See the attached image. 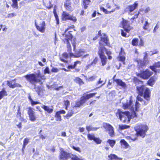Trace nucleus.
I'll return each instance as SVG.
<instances>
[{
	"instance_id": "f257e3e1",
	"label": "nucleus",
	"mask_w": 160,
	"mask_h": 160,
	"mask_svg": "<svg viewBox=\"0 0 160 160\" xmlns=\"http://www.w3.org/2000/svg\"><path fill=\"white\" fill-rule=\"evenodd\" d=\"M75 26L74 25H71L70 26H68L66 28L62 35L64 38L62 39V41L64 44H66L70 42L71 41L73 47V50L75 51V48L77 44V39L76 38L73 37V36L72 34L73 31L71 30H69L71 29H74V31Z\"/></svg>"
},
{
	"instance_id": "f03ea898",
	"label": "nucleus",
	"mask_w": 160,
	"mask_h": 160,
	"mask_svg": "<svg viewBox=\"0 0 160 160\" xmlns=\"http://www.w3.org/2000/svg\"><path fill=\"white\" fill-rule=\"evenodd\" d=\"M131 114L130 112L128 111L122 112L119 109H118L117 112L116 113V116L117 117L123 122L128 123L129 122L132 118L137 117V115L136 112L133 110Z\"/></svg>"
},
{
	"instance_id": "7ed1b4c3",
	"label": "nucleus",
	"mask_w": 160,
	"mask_h": 160,
	"mask_svg": "<svg viewBox=\"0 0 160 160\" xmlns=\"http://www.w3.org/2000/svg\"><path fill=\"white\" fill-rule=\"evenodd\" d=\"M104 51L108 55V59L109 60H111L112 58L111 56L112 52L105 48L104 47H100L99 48L98 53L101 62L102 64V66L105 65L107 63V59L106 56L104 54Z\"/></svg>"
},
{
	"instance_id": "20e7f679",
	"label": "nucleus",
	"mask_w": 160,
	"mask_h": 160,
	"mask_svg": "<svg viewBox=\"0 0 160 160\" xmlns=\"http://www.w3.org/2000/svg\"><path fill=\"white\" fill-rule=\"evenodd\" d=\"M25 77L28 82L33 85L40 82L42 80L45 79L44 75H42L40 70H38L37 73L36 74H27Z\"/></svg>"
},
{
	"instance_id": "39448f33",
	"label": "nucleus",
	"mask_w": 160,
	"mask_h": 160,
	"mask_svg": "<svg viewBox=\"0 0 160 160\" xmlns=\"http://www.w3.org/2000/svg\"><path fill=\"white\" fill-rule=\"evenodd\" d=\"M97 94V92H93L86 94L84 93L83 95L81 96L79 100L75 102V105L72 107V108L74 109L76 111H78L77 108H80L84 103L86 101L89 99L94 97Z\"/></svg>"
},
{
	"instance_id": "423d86ee",
	"label": "nucleus",
	"mask_w": 160,
	"mask_h": 160,
	"mask_svg": "<svg viewBox=\"0 0 160 160\" xmlns=\"http://www.w3.org/2000/svg\"><path fill=\"white\" fill-rule=\"evenodd\" d=\"M136 89L139 95L143 96L148 102L150 101L151 92L149 88L142 85L140 86H137Z\"/></svg>"
},
{
	"instance_id": "0eeeda50",
	"label": "nucleus",
	"mask_w": 160,
	"mask_h": 160,
	"mask_svg": "<svg viewBox=\"0 0 160 160\" xmlns=\"http://www.w3.org/2000/svg\"><path fill=\"white\" fill-rule=\"evenodd\" d=\"M67 45V51L68 52L69 56L71 57H73L75 58H78L82 56V54L85 53V51L82 49H79L78 51L75 52V54H74L72 52V47L70 42L66 43Z\"/></svg>"
},
{
	"instance_id": "6e6552de",
	"label": "nucleus",
	"mask_w": 160,
	"mask_h": 160,
	"mask_svg": "<svg viewBox=\"0 0 160 160\" xmlns=\"http://www.w3.org/2000/svg\"><path fill=\"white\" fill-rule=\"evenodd\" d=\"M35 25L37 30L41 33H44L46 29L45 21L41 19H37L35 21Z\"/></svg>"
},
{
	"instance_id": "1a4fd4ad",
	"label": "nucleus",
	"mask_w": 160,
	"mask_h": 160,
	"mask_svg": "<svg viewBox=\"0 0 160 160\" xmlns=\"http://www.w3.org/2000/svg\"><path fill=\"white\" fill-rule=\"evenodd\" d=\"M98 35L100 37V40L99 42L100 45L101 46L103 44L107 46H109L110 45L108 36L105 33H102L101 30H100L98 32Z\"/></svg>"
},
{
	"instance_id": "9d476101",
	"label": "nucleus",
	"mask_w": 160,
	"mask_h": 160,
	"mask_svg": "<svg viewBox=\"0 0 160 160\" xmlns=\"http://www.w3.org/2000/svg\"><path fill=\"white\" fill-rule=\"evenodd\" d=\"M137 130H136V134L138 137L140 136L142 138L145 137L146 135V132L148 130V128L147 125L144 124H141L138 126Z\"/></svg>"
},
{
	"instance_id": "9b49d317",
	"label": "nucleus",
	"mask_w": 160,
	"mask_h": 160,
	"mask_svg": "<svg viewBox=\"0 0 160 160\" xmlns=\"http://www.w3.org/2000/svg\"><path fill=\"white\" fill-rule=\"evenodd\" d=\"M136 74L137 76L140 78L144 80H147L153 74V72L150 71L148 69H146L141 71L140 73H137Z\"/></svg>"
},
{
	"instance_id": "f8f14e48",
	"label": "nucleus",
	"mask_w": 160,
	"mask_h": 160,
	"mask_svg": "<svg viewBox=\"0 0 160 160\" xmlns=\"http://www.w3.org/2000/svg\"><path fill=\"white\" fill-rule=\"evenodd\" d=\"M61 19L62 21H63L69 20L72 21L73 22H76L77 20L75 16L70 15L68 13L65 11H63L62 12Z\"/></svg>"
},
{
	"instance_id": "ddd939ff",
	"label": "nucleus",
	"mask_w": 160,
	"mask_h": 160,
	"mask_svg": "<svg viewBox=\"0 0 160 160\" xmlns=\"http://www.w3.org/2000/svg\"><path fill=\"white\" fill-rule=\"evenodd\" d=\"M27 114L28 115L29 119L31 121L33 122L36 121L37 118L35 114L34 109L31 107H29L27 108Z\"/></svg>"
},
{
	"instance_id": "4468645a",
	"label": "nucleus",
	"mask_w": 160,
	"mask_h": 160,
	"mask_svg": "<svg viewBox=\"0 0 160 160\" xmlns=\"http://www.w3.org/2000/svg\"><path fill=\"white\" fill-rule=\"evenodd\" d=\"M122 19V21L121 22V24L122 25V27L124 29V31L128 33L129 32L131 28L129 21L124 19L123 18Z\"/></svg>"
},
{
	"instance_id": "2eb2a0df",
	"label": "nucleus",
	"mask_w": 160,
	"mask_h": 160,
	"mask_svg": "<svg viewBox=\"0 0 160 160\" xmlns=\"http://www.w3.org/2000/svg\"><path fill=\"white\" fill-rule=\"evenodd\" d=\"M149 68L154 72L155 75L160 73V62H155L153 65L150 66Z\"/></svg>"
},
{
	"instance_id": "dca6fc26",
	"label": "nucleus",
	"mask_w": 160,
	"mask_h": 160,
	"mask_svg": "<svg viewBox=\"0 0 160 160\" xmlns=\"http://www.w3.org/2000/svg\"><path fill=\"white\" fill-rule=\"evenodd\" d=\"M125 56L126 53L125 52L124 49L122 47H121L118 58V60L122 62L124 64L125 63V62L126 58Z\"/></svg>"
},
{
	"instance_id": "f3484780",
	"label": "nucleus",
	"mask_w": 160,
	"mask_h": 160,
	"mask_svg": "<svg viewBox=\"0 0 160 160\" xmlns=\"http://www.w3.org/2000/svg\"><path fill=\"white\" fill-rule=\"evenodd\" d=\"M138 6V3L135 2L132 4L128 5L125 8V11L128 13L133 12Z\"/></svg>"
},
{
	"instance_id": "a211bd4d",
	"label": "nucleus",
	"mask_w": 160,
	"mask_h": 160,
	"mask_svg": "<svg viewBox=\"0 0 160 160\" xmlns=\"http://www.w3.org/2000/svg\"><path fill=\"white\" fill-rule=\"evenodd\" d=\"M58 157L60 160H67L71 158L70 153L63 150L61 151Z\"/></svg>"
},
{
	"instance_id": "6ab92c4d",
	"label": "nucleus",
	"mask_w": 160,
	"mask_h": 160,
	"mask_svg": "<svg viewBox=\"0 0 160 160\" xmlns=\"http://www.w3.org/2000/svg\"><path fill=\"white\" fill-rule=\"evenodd\" d=\"M138 41V39L137 38H133L131 42L132 45L133 46H138L140 47L143 46L144 45V42L142 39V38L140 39L139 43Z\"/></svg>"
},
{
	"instance_id": "aec40b11",
	"label": "nucleus",
	"mask_w": 160,
	"mask_h": 160,
	"mask_svg": "<svg viewBox=\"0 0 160 160\" xmlns=\"http://www.w3.org/2000/svg\"><path fill=\"white\" fill-rule=\"evenodd\" d=\"M104 128L108 130L109 131L108 134L111 137H113L114 135L113 128L110 124L109 123H105L103 124Z\"/></svg>"
},
{
	"instance_id": "412c9836",
	"label": "nucleus",
	"mask_w": 160,
	"mask_h": 160,
	"mask_svg": "<svg viewBox=\"0 0 160 160\" xmlns=\"http://www.w3.org/2000/svg\"><path fill=\"white\" fill-rule=\"evenodd\" d=\"M64 5L66 10L69 12H70L73 11V9L72 6L71 0H65Z\"/></svg>"
},
{
	"instance_id": "4be33fe9",
	"label": "nucleus",
	"mask_w": 160,
	"mask_h": 160,
	"mask_svg": "<svg viewBox=\"0 0 160 160\" xmlns=\"http://www.w3.org/2000/svg\"><path fill=\"white\" fill-rule=\"evenodd\" d=\"M16 78L12 80L11 81L7 80L6 81L7 85L10 88H21L22 86L19 84L16 83L15 82L13 84H12V82L13 81H15L16 80Z\"/></svg>"
},
{
	"instance_id": "5701e85b",
	"label": "nucleus",
	"mask_w": 160,
	"mask_h": 160,
	"mask_svg": "<svg viewBox=\"0 0 160 160\" xmlns=\"http://www.w3.org/2000/svg\"><path fill=\"white\" fill-rule=\"evenodd\" d=\"M157 79V77L156 76V75L154 74V75L150 78L149 79L147 82V84L149 86L152 87V86L155 84V82Z\"/></svg>"
},
{
	"instance_id": "b1692460",
	"label": "nucleus",
	"mask_w": 160,
	"mask_h": 160,
	"mask_svg": "<svg viewBox=\"0 0 160 160\" xmlns=\"http://www.w3.org/2000/svg\"><path fill=\"white\" fill-rule=\"evenodd\" d=\"M66 112L63 110H60L59 111L56 112L55 115V117L56 118L57 121H61L62 120L61 114H65Z\"/></svg>"
},
{
	"instance_id": "393cba45",
	"label": "nucleus",
	"mask_w": 160,
	"mask_h": 160,
	"mask_svg": "<svg viewBox=\"0 0 160 160\" xmlns=\"http://www.w3.org/2000/svg\"><path fill=\"white\" fill-rule=\"evenodd\" d=\"M115 6H116L115 8L112 9V10L110 11H108L104 7H100V10L102 11L103 12L106 14L110 13L115 11L116 9H119L120 8V7L117 6L116 5H115Z\"/></svg>"
},
{
	"instance_id": "a878e982",
	"label": "nucleus",
	"mask_w": 160,
	"mask_h": 160,
	"mask_svg": "<svg viewBox=\"0 0 160 160\" xmlns=\"http://www.w3.org/2000/svg\"><path fill=\"white\" fill-rule=\"evenodd\" d=\"M137 62L138 63V68L139 69L145 68L146 66V62L144 60L139 59L137 60Z\"/></svg>"
},
{
	"instance_id": "bb28decb",
	"label": "nucleus",
	"mask_w": 160,
	"mask_h": 160,
	"mask_svg": "<svg viewBox=\"0 0 160 160\" xmlns=\"http://www.w3.org/2000/svg\"><path fill=\"white\" fill-rule=\"evenodd\" d=\"M69 58V55L66 52L63 53L60 57V60L65 63H68V62L67 60Z\"/></svg>"
},
{
	"instance_id": "cd10ccee",
	"label": "nucleus",
	"mask_w": 160,
	"mask_h": 160,
	"mask_svg": "<svg viewBox=\"0 0 160 160\" xmlns=\"http://www.w3.org/2000/svg\"><path fill=\"white\" fill-rule=\"evenodd\" d=\"M57 6L56 5H54L53 7V12L54 14L55 18V20L56 21V23L57 25H58L59 24L60 22L59 19L57 12Z\"/></svg>"
},
{
	"instance_id": "c85d7f7f",
	"label": "nucleus",
	"mask_w": 160,
	"mask_h": 160,
	"mask_svg": "<svg viewBox=\"0 0 160 160\" xmlns=\"http://www.w3.org/2000/svg\"><path fill=\"white\" fill-rule=\"evenodd\" d=\"M78 111H76L74 109H72L69 111L67 113L65 116L64 117L67 119L69 118L72 116L74 114L77 113Z\"/></svg>"
},
{
	"instance_id": "c756f323",
	"label": "nucleus",
	"mask_w": 160,
	"mask_h": 160,
	"mask_svg": "<svg viewBox=\"0 0 160 160\" xmlns=\"http://www.w3.org/2000/svg\"><path fill=\"white\" fill-rule=\"evenodd\" d=\"M126 139L129 141H134L138 139L137 135L136 133L134 134H132L130 136H127L125 137Z\"/></svg>"
},
{
	"instance_id": "7c9ffc66",
	"label": "nucleus",
	"mask_w": 160,
	"mask_h": 160,
	"mask_svg": "<svg viewBox=\"0 0 160 160\" xmlns=\"http://www.w3.org/2000/svg\"><path fill=\"white\" fill-rule=\"evenodd\" d=\"M78 64L80 65L81 64V62L80 61L78 60L74 62L73 65H68L67 67V68L69 70L75 69L77 66V65Z\"/></svg>"
},
{
	"instance_id": "2f4dec72",
	"label": "nucleus",
	"mask_w": 160,
	"mask_h": 160,
	"mask_svg": "<svg viewBox=\"0 0 160 160\" xmlns=\"http://www.w3.org/2000/svg\"><path fill=\"white\" fill-rule=\"evenodd\" d=\"M41 108H43L45 112L49 114L51 113L53 111V108H50L49 107L47 106L43 105L41 106Z\"/></svg>"
},
{
	"instance_id": "473e14b6",
	"label": "nucleus",
	"mask_w": 160,
	"mask_h": 160,
	"mask_svg": "<svg viewBox=\"0 0 160 160\" xmlns=\"http://www.w3.org/2000/svg\"><path fill=\"white\" fill-rule=\"evenodd\" d=\"M90 2V0H82V4L83 6V9H86L87 8L88 6L89 5Z\"/></svg>"
},
{
	"instance_id": "72a5a7b5",
	"label": "nucleus",
	"mask_w": 160,
	"mask_h": 160,
	"mask_svg": "<svg viewBox=\"0 0 160 160\" xmlns=\"http://www.w3.org/2000/svg\"><path fill=\"white\" fill-rule=\"evenodd\" d=\"M74 81L76 83L78 84L79 86H81L84 84V82L79 77H77L75 78Z\"/></svg>"
},
{
	"instance_id": "f704fd0d",
	"label": "nucleus",
	"mask_w": 160,
	"mask_h": 160,
	"mask_svg": "<svg viewBox=\"0 0 160 160\" xmlns=\"http://www.w3.org/2000/svg\"><path fill=\"white\" fill-rule=\"evenodd\" d=\"M115 82L118 85L124 88L126 86L125 83L121 79H116V80H115Z\"/></svg>"
},
{
	"instance_id": "c9c22d12",
	"label": "nucleus",
	"mask_w": 160,
	"mask_h": 160,
	"mask_svg": "<svg viewBox=\"0 0 160 160\" xmlns=\"http://www.w3.org/2000/svg\"><path fill=\"white\" fill-rule=\"evenodd\" d=\"M108 158H109V160H122L121 158H119L118 157V156L114 154H111L109 155H108Z\"/></svg>"
},
{
	"instance_id": "e433bc0d",
	"label": "nucleus",
	"mask_w": 160,
	"mask_h": 160,
	"mask_svg": "<svg viewBox=\"0 0 160 160\" xmlns=\"http://www.w3.org/2000/svg\"><path fill=\"white\" fill-rule=\"evenodd\" d=\"M8 94L7 91L3 88L0 91V100L4 97L8 96Z\"/></svg>"
},
{
	"instance_id": "4c0bfd02",
	"label": "nucleus",
	"mask_w": 160,
	"mask_h": 160,
	"mask_svg": "<svg viewBox=\"0 0 160 160\" xmlns=\"http://www.w3.org/2000/svg\"><path fill=\"white\" fill-rule=\"evenodd\" d=\"M29 139L28 138H26L24 139L23 141V144L22 145V152H24V150L26 146L27 145L29 142Z\"/></svg>"
},
{
	"instance_id": "58836bf2",
	"label": "nucleus",
	"mask_w": 160,
	"mask_h": 160,
	"mask_svg": "<svg viewBox=\"0 0 160 160\" xmlns=\"http://www.w3.org/2000/svg\"><path fill=\"white\" fill-rule=\"evenodd\" d=\"M132 102L131 100L130 99L129 102L123 104L122 107L124 109H126L130 107L131 105L132 104Z\"/></svg>"
},
{
	"instance_id": "ea45409f",
	"label": "nucleus",
	"mask_w": 160,
	"mask_h": 160,
	"mask_svg": "<svg viewBox=\"0 0 160 160\" xmlns=\"http://www.w3.org/2000/svg\"><path fill=\"white\" fill-rule=\"evenodd\" d=\"M28 99L29 101H30L31 104L32 106H33L34 105L37 104H40L41 103L40 102L38 101H34L31 98V96L30 95H29L28 96Z\"/></svg>"
},
{
	"instance_id": "a19ab883",
	"label": "nucleus",
	"mask_w": 160,
	"mask_h": 160,
	"mask_svg": "<svg viewBox=\"0 0 160 160\" xmlns=\"http://www.w3.org/2000/svg\"><path fill=\"white\" fill-rule=\"evenodd\" d=\"M86 128L88 132L91 131H96L99 128L98 127L92 128L90 126H87L86 127Z\"/></svg>"
},
{
	"instance_id": "79ce46f5",
	"label": "nucleus",
	"mask_w": 160,
	"mask_h": 160,
	"mask_svg": "<svg viewBox=\"0 0 160 160\" xmlns=\"http://www.w3.org/2000/svg\"><path fill=\"white\" fill-rule=\"evenodd\" d=\"M12 2V3L11 6L13 8L18 9V1L20 0H11Z\"/></svg>"
},
{
	"instance_id": "37998d69",
	"label": "nucleus",
	"mask_w": 160,
	"mask_h": 160,
	"mask_svg": "<svg viewBox=\"0 0 160 160\" xmlns=\"http://www.w3.org/2000/svg\"><path fill=\"white\" fill-rule=\"evenodd\" d=\"M98 61V58L97 57H95L92 61L89 64L87 65V67H90L91 66H94L97 63Z\"/></svg>"
},
{
	"instance_id": "c03bdc74",
	"label": "nucleus",
	"mask_w": 160,
	"mask_h": 160,
	"mask_svg": "<svg viewBox=\"0 0 160 160\" xmlns=\"http://www.w3.org/2000/svg\"><path fill=\"white\" fill-rule=\"evenodd\" d=\"M136 99H137V100L138 101H139L141 102H143V105H147L148 104V102H149V101L148 102L147 101L146 102H145V101H144L143 100V99L142 98H141L140 97V96H139V95H138Z\"/></svg>"
},
{
	"instance_id": "a18cd8bd",
	"label": "nucleus",
	"mask_w": 160,
	"mask_h": 160,
	"mask_svg": "<svg viewBox=\"0 0 160 160\" xmlns=\"http://www.w3.org/2000/svg\"><path fill=\"white\" fill-rule=\"evenodd\" d=\"M22 116V113L21 111V108L20 106H18V110L17 111L16 117L17 118H21Z\"/></svg>"
},
{
	"instance_id": "49530a36",
	"label": "nucleus",
	"mask_w": 160,
	"mask_h": 160,
	"mask_svg": "<svg viewBox=\"0 0 160 160\" xmlns=\"http://www.w3.org/2000/svg\"><path fill=\"white\" fill-rule=\"evenodd\" d=\"M95 136L93 133H88L87 134L88 139L89 140H94Z\"/></svg>"
},
{
	"instance_id": "de8ad7c7",
	"label": "nucleus",
	"mask_w": 160,
	"mask_h": 160,
	"mask_svg": "<svg viewBox=\"0 0 160 160\" xmlns=\"http://www.w3.org/2000/svg\"><path fill=\"white\" fill-rule=\"evenodd\" d=\"M115 140H114L108 139L107 142L109 143L110 145L112 148H113L115 144Z\"/></svg>"
},
{
	"instance_id": "09e8293b",
	"label": "nucleus",
	"mask_w": 160,
	"mask_h": 160,
	"mask_svg": "<svg viewBox=\"0 0 160 160\" xmlns=\"http://www.w3.org/2000/svg\"><path fill=\"white\" fill-rule=\"evenodd\" d=\"M120 142L121 144L123 145L126 148H127L129 146V145L124 139H121Z\"/></svg>"
},
{
	"instance_id": "8fccbe9b",
	"label": "nucleus",
	"mask_w": 160,
	"mask_h": 160,
	"mask_svg": "<svg viewBox=\"0 0 160 160\" xmlns=\"http://www.w3.org/2000/svg\"><path fill=\"white\" fill-rule=\"evenodd\" d=\"M140 106V104L138 102L136 101L135 104V111H134L135 112H136L138 111V109L139 108Z\"/></svg>"
},
{
	"instance_id": "3c124183",
	"label": "nucleus",
	"mask_w": 160,
	"mask_h": 160,
	"mask_svg": "<svg viewBox=\"0 0 160 160\" xmlns=\"http://www.w3.org/2000/svg\"><path fill=\"white\" fill-rule=\"evenodd\" d=\"M130 126L126 125H119V128L121 130H123L129 128Z\"/></svg>"
},
{
	"instance_id": "603ef678",
	"label": "nucleus",
	"mask_w": 160,
	"mask_h": 160,
	"mask_svg": "<svg viewBox=\"0 0 160 160\" xmlns=\"http://www.w3.org/2000/svg\"><path fill=\"white\" fill-rule=\"evenodd\" d=\"M64 105L65 107V109L66 110L68 109V108L69 106L70 105V102L68 100L64 101Z\"/></svg>"
},
{
	"instance_id": "864d4df0",
	"label": "nucleus",
	"mask_w": 160,
	"mask_h": 160,
	"mask_svg": "<svg viewBox=\"0 0 160 160\" xmlns=\"http://www.w3.org/2000/svg\"><path fill=\"white\" fill-rule=\"evenodd\" d=\"M121 34L122 36L124 37H129V35L127 36V34L126 33L127 32L124 30L123 29H121Z\"/></svg>"
},
{
	"instance_id": "5fc2aeb1",
	"label": "nucleus",
	"mask_w": 160,
	"mask_h": 160,
	"mask_svg": "<svg viewBox=\"0 0 160 160\" xmlns=\"http://www.w3.org/2000/svg\"><path fill=\"white\" fill-rule=\"evenodd\" d=\"M149 26V24L148 22L147 21H146L143 27V28L145 30H147L148 29Z\"/></svg>"
},
{
	"instance_id": "6e6d98bb",
	"label": "nucleus",
	"mask_w": 160,
	"mask_h": 160,
	"mask_svg": "<svg viewBox=\"0 0 160 160\" xmlns=\"http://www.w3.org/2000/svg\"><path fill=\"white\" fill-rule=\"evenodd\" d=\"M93 141L97 144H101L102 141V140H101L99 138L96 137H95Z\"/></svg>"
},
{
	"instance_id": "4d7b16f0",
	"label": "nucleus",
	"mask_w": 160,
	"mask_h": 160,
	"mask_svg": "<svg viewBox=\"0 0 160 160\" xmlns=\"http://www.w3.org/2000/svg\"><path fill=\"white\" fill-rule=\"evenodd\" d=\"M16 16V13L15 12L9 13L8 14L7 18H11Z\"/></svg>"
},
{
	"instance_id": "13d9d810",
	"label": "nucleus",
	"mask_w": 160,
	"mask_h": 160,
	"mask_svg": "<svg viewBox=\"0 0 160 160\" xmlns=\"http://www.w3.org/2000/svg\"><path fill=\"white\" fill-rule=\"evenodd\" d=\"M73 157L71 158L72 160H83L78 158L76 155H72Z\"/></svg>"
},
{
	"instance_id": "bf43d9fd",
	"label": "nucleus",
	"mask_w": 160,
	"mask_h": 160,
	"mask_svg": "<svg viewBox=\"0 0 160 160\" xmlns=\"http://www.w3.org/2000/svg\"><path fill=\"white\" fill-rule=\"evenodd\" d=\"M72 148H73L74 150L78 151L79 152H81V151L80 150V148L77 147H76L74 146H72V147H71Z\"/></svg>"
},
{
	"instance_id": "052dcab7",
	"label": "nucleus",
	"mask_w": 160,
	"mask_h": 160,
	"mask_svg": "<svg viewBox=\"0 0 160 160\" xmlns=\"http://www.w3.org/2000/svg\"><path fill=\"white\" fill-rule=\"evenodd\" d=\"M96 78L95 76H92L88 78V81H94Z\"/></svg>"
},
{
	"instance_id": "680f3d73",
	"label": "nucleus",
	"mask_w": 160,
	"mask_h": 160,
	"mask_svg": "<svg viewBox=\"0 0 160 160\" xmlns=\"http://www.w3.org/2000/svg\"><path fill=\"white\" fill-rule=\"evenodd\" d=\"M138 13H139V14H145V13H144V9L143 8H140L138 12Z\"/></svg>"
},
{
	"instance_id": "e2e57ef3",
	"label": "nucleus",
	"mask_w": 160,
	"mask_h": 160,
	"mask_svg": "<svg viewBox=\"0 0 160 160\" xmlns=\"http://www.w3.org/2000/svg\"><path fill=\"white\" fill-rule=\"evenodd\" d=\"M58 69L56 68H53L51 69V71L52 72H58Z\"/></svg>"
},
{
	"instance_id": "0e129e2a",
	"label": "nucleus",
	"mask_w": 160,
	"mask_h": 160,
	"mask_svg": "<svg viewBox=\"0 0 160 160\" xmlns=\"http://www.w3.org/2000/svg\"><path fill=\"white\" fill-rule=\"evenodd\" d=\"M50 73L49 68L48 67H46L44 70V73Z\"/></svg>"
},
{
	"instance_id": "69168bd1",
	"label": "nucleus",
	"mask_w": 160,
	"mask_h": 160,
	"mask_svg": "<svg viewBox=\"0 0 160 160\" xmlns=\"http://www.w3.org/2000/svg\"><path fill=\"white\" fill-rule=\"evenodd\" d=\"M103 82V81L102 80L101 78H100L98 81L97 82V85H98L102 83Z\"/></svg>"
},
{
	"instance_id": "338daca9",
	"label": "nucleus",
	"mask_w": 160,
	"mask_h": 160,
	"mask_svg": "<svg viewBox=\"0 0 160 160\" xmlns=\"http://www.w3.org/2000/svg\"><path fill=\"white\" fill-rule=\"evenodd\" d=\"M17 127L19 129H21L22 128V124L21 122H19V123L17 125Z\"/></svg>"
},
{
	"instance_id": "774afa93",
	"label": "nucleus",
	"mask_w": 160,
	"mask_h": 160,
	"mask_svg": "<svg viewBox=\"0 0 160 160\" xmlns=\"http://www.w3.org/2000/svg\"><path fill=\"white\" fill-rule=\"evenodd\" d=\"M150 8L148 7H147L144 10L145 13H148L149 12V11H150Z\"/></svg>"
}]
</instances>
